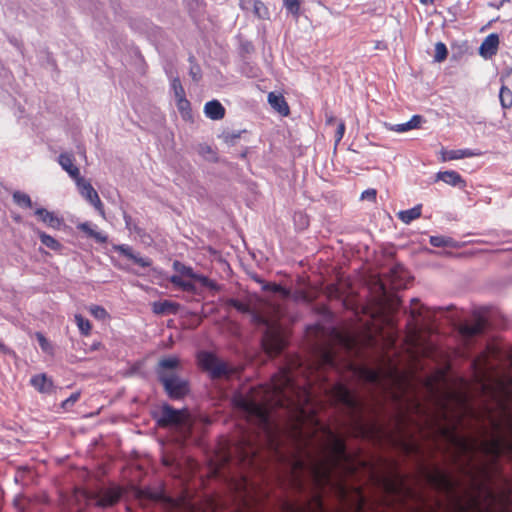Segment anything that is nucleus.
Listing matches in <instances>:
<instances>
[{
    "label": "nucleus",
    "instance_id": "a211bd4d",
    "mask_svg": "<svg viewBox=\"0 0 512 512\" xmlns=\"http://www.w3.org/2000/svg\"><path fill=\"white\" fill-rule=\"evenodd\" d=\"M77 229L85 233L88 237L93 238L97 243H106L108 236L97 230V226L90 222H82L77 225Z\"/></svg>",
    "mask_w": 512,
    "mask_h": 512
},
{
    "label": "nucleus",
    "instance_id": "4d7b16f0",
    "mask_svg": "<svg viewBox=\"0 0 512 512\" xmlns=\"http://www.w3.org/2000/svg\"><path fill=\"white\" fill-rule=\"evenodd\" d=\"M297 218H299L302 228L308 226L309 222H308L307 217L304 214H302V213L295 214V221H297Z\"/></svg>",
    "mask_w": 512,
    "mask_h": 512
},
{
    "label": "nucleus",
    "instance_id": "39448f33",
    "mask_svg": "<svg viewBox=\"0 0 512 512\" xmlns=\"http://www.w3.org/2000/svg\"><path fill=\"white\" fill-rule=\"evenodd\" d=\"M181 362L178 357L162 358L157 366V375L168 396L180 399L189 392L188 382L180 376Z\"/></svg>",
    "mask_w": 512,
    "mask_h": 512
},
{
    "label": "nucleus",
    "instance_id": "13d9d810",
    "mask_svg": "<svg viewBox=\"0 0 512 512\" xmlns=\"http://www.w3.org/2000/svg\"><path fill=\"white\" fill-rule=\"evenodd\" d=\"M344 341L348 348H352V346L354 345V340H352L350 338H346V339H344Z\"/></svg>",
    "mask_w": 512,
    "mask_h": 512
},
{
    "label": "nucleus",
    "instance_id": "338daca9",
    "mask_svg": "<svg viewBox=\"0 0 512 512\" xmlns=\"http://www.w3.org/2000/svg\"><path fill=\"white\" fill-rule=\"evenodd\" d=\"M447 412H448V411H447V408L445 407V408H444V411H443L444 417H447V415H446V414H447Z\"/></svg>",
    "mask_w": 512,
    "mask_h": 512
},
{
    "label": "nucleus",
    "instance_id": "c85d7f7f",
    "mask_svg": "<svg viewBox=\"0 0 512 512\" xmlns=\"http://www.w3.org/2000/svg\"><path fill=\"white\" fill-rule=\"evenodd\" d=\"M484 329V324L482 321H477L476 323L474 324H464L461 326V334L466 337V338H470V337H473L475 335H478L480 333H482Z\"/></svg>",
    "mask_w": 512,
    "mask_h": 512
},
{
    "label": "nucleus",
    "instance_id": "473e14b6",
    "mask_svg": "<svg viewBox=\"0 0 512 512\" xmlns=\"http://www.w3.org/2000/svg\"><path fill=\"white\" fill-rule=\"evenodd\" d=\"M75 322L80 331V333L84 336H88L91 332V324L90 321L84 318L80 314L75 315Z\"/></svg>",
    "mask_w": 512,
    "mask_h": 512
},
{
    "label": "nucleus",
    "instance_id": "680f3d73",
    "mask_svg": "<svg viewBox=\"0 0 512 512\" xmlns=\"http://www.w3.org/2000/svg\"><path fill=\"white\" fill-rule=\"evenodd\" d=\"M423 4H432L434 0H421Z\"/></svg>",
    "mask_w": 512,
    "mask_h": 512
},
{
    "label": "nucleus",
    "instance_id": "0e129e2a",
    "mask_svg": "<svg viewBox=\"0 0 512 512\" xmlns=\"http://www.w3.org/2000/svg\"><path fill=\"white\" fill-rule=\"evenodd\" d=\"M412 304H413V305H418V304H419V301H418L417 299H413V300H412Z\"/></svg>",
    "mask_w": 512,
    "mask_h": 512
},
{
    "label": "nucleus",
    "instance_id": "f257e3e1",
    "mask_svg": "<svg viewBox=\"0 0 512 512\" xmlns=\"http://www.w3.org/2000/svg\"><path fill=\"white\" fill-rule=\"evenodd\" d=\"M500 417L489 415L491 430L482 429L479 435H462L455 424L439 427L450 446L451 459L457 469L470 478L474 486H481L489 478L488 464L481 457L491 461L499 457L512 460V410L508 403L501 402Z\"/></svg>",
    "mask_w": 512,
    "mask_h": 512
},
{
    "label": "nucleus",
    "instance_id": "6e6552de",
    "mask_svg": "<svg viewBox=\"0 0 512 512\" xmlns=\"http://www.w3.org/2000/svg\"><path fill=\"white\" fill-rule=\"evenodd\" d=\"M122 493V489L118 486L101 488L94 493L83 489H76L69 501L77 507L78 511H81L84 506L90 504L105 508L117 503Z\"/></svg>",
    "mask_w": 512,
    "mask_h": 512
},
{
    "label": "nucleus",
    "instance_id": "f8f14e48",
    "mask_svg": "<svg viewBox=\"0 0 512 512\" xmlns=\"http://www.w3.org/2000/svg\"><path fill=\"white\" fill-rule=\"evenodd\" d=\"M76 185L79 189L81 196L85 198L91 205L94 206V208L98 211L102 218H105L103 203L100 200V197L97 191L93 188V186L84 178L78 180L76 182Z\"/></svg>",
    "mask_w": 512,
    "mask_h": 512
},
{
    "label": "nucleus",
    "instance_id": "9b49d317",
    "mask_svg": "<svg viewBox=\"0 0 512 512\" xmlns=\"http://www.w3.org/2000/svg\"><path fill=\"white\" fill-rule=\"evenodd\" d=\"M433 484L440 490L445 491L452 497H456L455 489L460 485L457 479H454L450 473L436 469V471L430 476Z\"/></svg>",
    "mask_w": 512,
    "mask_h": 512
},
{
    "label": "nucleus",
    "instance_id": "e433bc0d",
    "mask_svg": "<svg viewBox=\"0 0 512 512\" xmlns=\"http://www.w3.org/2000/svg\"><path fill=\"white\" fill-rule=\"evenodd\" d=\"M499 98L503 108H510L512 106V92L507 87H501Z\"/></svg>",
    "mask_w": 512,
    "mask_h": 512
},
{
    "label": "nucleus",
    "instance_id": "c03bdc74",
    "mask_svg": "<svg viewBox=\"0 0 512 512\" xmlns=\"http://www.w3.org/2000/svg\"><path fill=\"white\" fill-rule=\"evenodd\" d=\"M176 105L178 110L181 112L183 117H186L190 112V103L186 99V96L176 99Z\"/></svg>",
    "mask_w": 512,
    "mask_h": 512
},
{
    "label": "nucleus",
    "instance_id": "69168bd1",
    "mask_svg": "<svg viewBox=\"0 0 512 512\" xmlns=\"http://www.w3.org/2000/svg\"><path fill=\"white\" fill-rule=\"evenodd\" d=\"M441 310H442V308L438 307V308L433 309V312L435 313L436 311H441Z\"/></svg>",
    "mask_w": 512,
    "mask_h": 512
},
{
    "label": "nucleus",
    "instance_id": "f03ea898",
    "mask_svg": "<svg viewBox=\"0 0 512 512\" xmlns=\"http://www.w3.org/2000/svg\"><path fill=\"white\" fill-rule=\"evenodd\" d=\"M313 402L311 382L297 383L291 368L281 369L270 384L251 388L249 392L238 393L233 398L238 413L255 426L258 434L263 433L270 444L275 440V430L270 420L272 407L288 408L304 416Z\"/></svg>",
    "mask_w": 512,
    "mask_h": 512
},
{
    "label": "nucleus",
    "instance_id": "4c0bfd02",
    "mask_svg": "<svg viewBox=\"0 0 512 512\" xmlns=\"http://www.w3.org/2000/svg\"><path fill=\"white\" fill-rule=\"evenodd\" d=\"M449 396L455 398V401L463 408L464 413L473 414L472 408L468 404L467 396L464 394L451 393Z\"/></svg>",
    "mask_w": 512,
    "mask_h": 512
},
{
    "label": "nucleus",
    "instance_id": "412c9836",
    "mask_svg": "<svg viewBox=\"0 0 512 512\" xmlns=\"http://www.w3.org/2000/svg\"><path fill=\"white\" fill-rule=\"evenodd\" d=\"M123 219L125 221V226L129 230L130 233L136 234L142 243L146 245H150L152 243V239L150 235H148L142 228L137 226L130 215L126 212L123 213Z\"/></svg>",
    "mask_w": 512,
    "mask_h": 512
},
{
    "label": "nucleus",
    "instance_id": "09e8293b",
    "mask_svg": "<svg viewBox=\"0 0 512 512\" xmlns=\"http://www.w3.org/2000/svg\"><path fill=\"white\" fill-rule=\"evenodd\" d=\"M197 281H199L203 286H205L211 290L219 289V286L217 285V283L215 281L210 280L209 278H207L205 276L199 275V277L197 278Z\"/></svg>",
    "mask_w": 512,
    "mask_h": 512
},
{
    "label": "nucleus",
    "instance_id": "ea45409f",
    "mask_svg": "<svg viewBox=\"0 0 512 512\" xmlns=\"http://www.w3.org/2000/svg\"><path fill=\"white\" fill-rule=\"evenodd\" d=\"M430 244L434 247H448L452 244V239L444 236H431Z\"/></svg>",
    "mask_w": 512,
    "mask_h": 512
},
{
    "label": "nucleus",
    "instance_id": "a18cd8bd",
    "mask_svg": "<svg viewBox=\"0 0 512 512\" xmlns=\"http://www.w3.org/2000/svg\"><path fill=\"white\" fill-rule=\"evenodd\" d=\"M136 495L140 499L160 500L162 498L160 492H152L150 490H138Z\"/></svg>",
    "mask_w": 512,
    "mask_h": 512
},
{
    "label": "nucleus",
    "instance_id": "37998d69",
    "mask_svg": "<svg viewBox=\"0 0 512 512\" xmlns=\"http://www.w3.org/2000/svg\"><path fill=\"white\" fill-rule=\"evenodd\" d=\"M89 312L98 320H104L108 317L107 311L99 305H91L89 307Z\"/></svg>",
    "mask_w": 512,
    "mask_h": 512
},
{
    "label": "nucleus",
    "instance_id": "f3484780",
    "mask_svg": "<svg viewBox=\"0 0 512 512\" xmlns=\"http://www.w3.org/2000/svg\"><path fill=\"white\" fill-rule=\"evenodd\" d=\"M472 367L474 369L475 380L482 387L483 390L489 389V385L487 383L489 379V370L488 364L481 363L480 360H474L472 362Z\"/></svg>",
    "mask_w": 512,
    "mask_h": 512
},
{
    "label": "nucleus",
    "instance_id": "2f4dec72",
    "mask_svg": "<svg viewBox=\"0 0 512 512\" xmlns=\"http://www.w3.org/2000/svg\"><path fill=\"white\" fill-rule=\"evenodd\" d=\"M170 282L177 286L182 288L185 291H193L194 285L190 280H185L183 276L180 275H173L170 277Z\"/></svg>",
    "mask_w": 512,
    "mask_h": 512
},
{
    "label": "nucleus",
    "instance_id": "bf43d9fd",
    "mask_svg": "<svg viewBox=\"0 0 512 512\" xmlns=\"http://www.w3.org/2000/svg\"><path fill=\"white\" fill-rule=\"evenodd\" d=\"M251 438L252 440H254L256 443H258V440L256 438H259V435H252V434H248L246 436H243V438Z\"/></svg>",
    "mask_w": 512,
    "mask_h": 512
},
{
    "label": "nucleus",
    "instance_id": "6ab92c4d",
    "mask_svg": "<svg viewBox=\"0 0 512 512\" xmlns=\"http://www.w3.org/2000/svg\"><path fill=\"white\" fill-rule=\"evenodd\" d=\"M35 215L38 218L53 229H60L63 224V220L59 218L55 213L46 210L45 208H37Z\"/></svg>",
    "mask_w": 512,
    "mask_h": 512
},
{
    "label": "nucleus",
    "instance_id": "7ed1b4c3",
    "mask_svg": "<svg viewBox=\"0 0 512 512\" xmlns=\"http://www.w3.org/2000/svg\"><path fill=\"white\" fill-rule=\"evenodd\" d=\"M327 442L320 447L318 455L305 451L304 456L292 461L293 480L301 485V474L307 472L318 485L328 484L335 470H350V459L341 436L327 429Z\"/></svg>",
    "mask_w": 512,
    "mask_h": 512
},
{
    "label": "nucleus",
    "instance_id": "3c124183",
    "mask_svg": "<svg viewBox=\"0 0 512 512\" xmlns=\"http://www.w3.org/2000/svg\"><path fill=\"white\" fill-rule=\"evenodd\" d=\"M376 190L375 189H367L361 194L362 200L375 201L376 200Z\"/></svg>",
    "mask_w": 512,
    "mask_h": 512
},
{
    "label": "nucleus",
    "instance_id": "bb28decb",
    "mask_svg": "<svg viewBox=\"0 0 512 512\" xmlns=\"http://www.w3.org/2000/svg\"><path fill=\"white\" fill-rule=\"evenodd\" d=\"M179 305L177 303L165 300L153 303V312L155 314L176 313Z\"/></svg>",
    "mask_w": 512,
    "mask_h": 512
},
{
    "label": "nucleus",
    "instance_id": "c756f323",
    "mask_svg": "<svg viewBox=\"0 0 512 512\" xmlns=\"http://www.w3.org/2000/svg\"><path fill=\"white\" fill-rule=\"evenodd\" d=\"M38 236L43 245L53 251H60L62 249V244L56 240L54 237L46 234L45 232H38Z\"/></svg>",
    "mask_w": 512,
    "mask_h": 512
},
{
    "label": "nucleus",
    "instance_id": "49530a36",
    "mask_svg": "<svg viewBox=\"0 0 512 512\" xmlns=\"http://www.w3.org/2000/svg\"><path fill=\"white\" fill-rule=\"evenodd\" d=\"M36 338L38 340V343H39L41 349L44 352H46V353H51L52 352L51 344L49 343V341L46 339V337L42 333L37 332L36 333Z\"/></svg>",
    "mask_w": 512,
    "mask_h": 512
},
{
    "label": "nucleus",
    "instance_id": "a878e982",
    "mask_svg": "<svg viewBox=\"0 0 512 512\" xmlns=\"http://www.w3.org/2000/svg\"><path fill=\"white\" fill-rule=\"evenodd\" d=\"M437 179L451 186H464L465 181L456 171H444L437 174Z\"/></svg>",
    "mask_w": 512,
    "mask_h": 512
},
{
    "label": "nucleus",
    "instance_id": "72a5a7b5",
    "mask_svg": "<svg viewBox=\"0 0 512 512\" xmlns=\"http://www.w3.org/2000/svg\"><path fill=\"white\" fill-rule=\"evenodd\" d=\"M13 200L17 205H19L21 207H26V208L32 207V201H31L30 196L21 191H15L13 193Z\"/></svg>",
    "mask_w": 512,
    "mask_h": 512
},
{
    "label": "nucleus",
    "instance_id": "dca6fc26",
    "mask_svg": "<svg viewBox=\"0 0 512 512\" xmlns=\"http://www.w3.org/2000/svg\"><path fill=\"white\" fill-rule=\"evenodd\" d=\"M499 36L495 33L489 34L479 48V54L484 58H491L498 51Z\"/></svg>",
    "mask_w": 512,
    "mask_h": 512
},
{
    "label": "nucleus",
    "instance_id": "1a4fd4ad",
    "mask_svg": "<svg viewBox=\"0 0 512 512\" xmlns=\"http://www.w3.org/2000/svg\"><path fill=\"white\" fill-rule=\"evenodd\" d=\"M198 364L212 379L229 378L237 373V369L223 361L215 354L202 351L197 356Z\"/></svg>",
    "mask_w": 512,
    "mask_h": 512
},
{
    "label": "nucleus",
    "instance_id": "aec40b11",
    "mask_svg": "<svg viewBox=\"0 0 512 512\" xmlns=\"http://www.w3.org/2000/svg\"><path fill=\"white\" fill-rule=\"evenodd\" d=\"M422 121H423L422 116L414 115L408 122L401 123V124L385 123V127L390 131H394L397 133H404V132L410 131L412 129L418 128L420 126V124L422 123Z\"/></svg>",
    "mask_w": 512,
    "mask_h": 512
},
{
    "label": "nucleus",
    "instance_id": "6e6d98bb",
    "mask_svg": "<svg viewBox=\"0 0 512 512\" xmlns=\"http://www.w3.org/2000/svg\"><path fill=\"white\" fill-rule=\"evenodd\" d=\"M419 334H420V332L416 329L414 331V334H413L412 339H411V341L413 342L414 348L417 349V350L420 349V347H419L420 346V344H419L420 335Z\"/></svg>",
    "mask_w": 512,
    "mask_h": 512
},
{
    "label": "nucleus",
    "instance_id": "e2e57ef3",
    "mask_svg": "<svg viewBox=\"0 0 512 512\" xmlns=\"http://www.w3.org/2000/svg\"><path fill=\"white\" fill-rule=\"evenodd\" d=\"M393 344H394V339L392 337H389L388 345H393Z\"/></svg>",
    "mask_w": 512,
    "mask_h": 512
},
{
    "label": "nucleus",
    "instance_id": "5fc2aeb1",
    "mask_svg": "<svg viewBox=\"0 0 512 512\" xmlns=\"http://www.w3.org/2000/svg\"><path fill=\"white\" fill-rule=\"evenodd\" d=\"M254 10H255V13L259 17H263L262 10H266V8H265L264 4L261 1H255V3H254Z\"/></svg>",
    "mask_w": 512,
    "mask_h": 512
},
{
    "label": "nucleus",
    "instance_id": "79ce46f5",
    "mask_svg": "<svg viewBox=\"0 0 512 512\" xmlns=\"http://www.w3.org/2000/svg\"><path fill=\"white\" fill-rule=\"evenodd\" d=\"M321 362L324 366L335 367L336 358L331 350H324L321 354Z\"/></svg>",
    "mask_w": 512,
    "mask_h": 512
},
{
    "label": "nucleus",
    "instance_id": "603ef678",
    "mask_svg": "<svg viewBox=\"0 0 512 512\" xmlns=\"http://www.w3.org/2000/svg\"><path fill=\"white\" fill-rule=\"evenodd\" d=\"M344 133H345V124H344V122H340L337 127L336 134H335L336 143H339L342 140Z\"/></svg>",
    "mask_w": 512,
    "mask_h": 512
},
{
    "label": "nucleus",
    "instance_id": "0eeeda50",
    "mask_svg": "<svg viewBox=\"0 0 512 512\" xmlns=\"http://www.w3.org/2000/svg\"><path fill=\"white\" fill-rule=\"evenodd\" d=\"M330 399L341 405L350 416L351 424L361 433L366 432L363 421L364 404L354 395L351 390L342 383H336L328 390Z\"/></svg>",
    "mask_w": 512,
    "mask_h": 512
},
{
    "label": "nucleus",
    "instance_id": "864d4df0",
    "mask_svg": "<svg viewBox=\"0 0 512 512\" xmlns=\"http://www.w3.org/2000/svg\"><path fill=\"white\" fill-rule=\"evenodd\" d=\"M190 75L194 81H199L201 78L200 68L198 66L191 67Z\"/></svg>",
    "mask_w": 512,
    "mask_h": 512
},
{
    "label": "nucleus",
    "instance_id": "f704fd0d",
    "mask_svg": "<svg viewBox=\"0 0 512 512\" xmlns=\"http://www.w3.org/2000/svg\"><path fill=\"white\" fill-rule=\"evenodd\" d=\"M430 313H431V310L422 305H420L419 308L415 306L411 309V315L414 320H416L418 317H423V320L425 322H430V321H432L430 318Z\"/></svg>",
    "mask_w": 512,
    "mask_h": 512
},
{
    "label": "nucleus",
    "instance_id": "5701e85b",
    "mask_svg": "<svg viewBox=\"0 0 512 512\" xmlns=\"http://www.w3.org/2000/svg\"><path fill=\"white\" fill-rule=\"evenodd\" d=\"M204 113L212 120H220L225 116V108L218 100H211L205 104Z\"/></svg>",
    "mask_w": 512,
    "mask_h": 512
},
{
    "label": "nucleus",
    "instance_id": "a19ab883",
    "mask_svg": "<svg viewBox=\"0 0 512 512\" xmlns=\"http://www.w3.org/2000/svg\"><path fill=\"white\" fill-rule=\"evenodd\" d=\"M447 54H448V51H447L446 45L442 42L436 43L434 60L436 62H442L446 59Z\"/></svg>",
    "mask_w": 512,
    "mask_h": 512
},
{
    "label": "nucleus",
    "instance_id": "4be33fe9",
    "mask_svg": "<svg viewBox=\"0 0 512 512\" xmlns=\"http://www.w3.org/2000/svg\"><path fill=\"white\" fill-rule=\"evenodd\" d=\"M268 103L270 106L282 116H287L290 112L289 106L285 98L281 94L270 92L268 94Z\"/></svg>",
    "mask_w": 512,
    "mask_h": 512
},
{
    "label": "nucleus",
    "instance_id": "9d476101",
    "mask_svg": "<svg viewBox=\"0 0 512 512\" xmlns=\"http://www.w3.org/2000/svg\"><path fill=\"white\" fill-rule=\"evenodd\" d=\"M158 423L161 426H176L183 431H189L191 427L190 415L187 410L174 409L164 405L160 411Z\"/></svg>",
    "mask_w": 512,
    "mask_h": 512
},
{
    "label": "nucleus",
    "instance_id": "393cba45",
    "mask_svg": "<svg viewBox=\"0 0 512 512\" xmlns=\"http://www.w3.org/2000/svg\"><path fill=\"white\" fill-rule=\"evenodd\" d=\"M480 153L474 152L470 149H457V150H443L442 151V160L450 161V160H458L463 158H469L478 156Z\"/></svg>",
    "mask_w": 512,
    "mask_h": 512
},
{
    "label": "nucleus",
    "instance_id": "cd10ccee",
    "mask_svg": "<svg viewBox=\"0 0 512 512\" xmlns=\"http://www.w3.org/2000/svg\"><path fill=\"white\" fill-rule=\"evenodd\" d=\"M398 218L405 224L411 223L413 220L421 216V205H417L411 209L398 212Z\"/></svg>",
    "mask_w": 512,
    "mask_h": 512
},
{
    "label": "nucleus",
    "instance_id": "58836bf2",
    "mask_svg": "<svg viewBox=\"0 0 512 512\" xmlns=\"http://www.w3.org/2000/svg\"><path fill=\"white\" fill-rule=\"evenodd\" d=\"M283 6L293 16L300 13V0H283Z\"/></svg>",
    "mask_w": 512,
    "mask_h": 512
},
{
    "label": "nucleus",
    "instance_id": "b1692460",
    "mask_svg": "<svg viewBox=\"0 0 512 512\" xmlns=\"http://www.w3.org/2000/svg\"><path fill=\"white\" fill-rule=\"evenodd\" d=\"M31 385L41 393H50L53 389V382L45 374H38L31 378Z\"/></svg>",
    "mask_w": 512,
    "mask_h": 512
},
{
    "label": "nucleus",
    "instance_id": "052dcab7",
    "mask_svg": "<svg viewBox=\"0 0 512 512\" xmlns=\"http://www.w3.org/2000/svg\"><path fill=\"white\" fill-rule=\"evenodd\" d=\"M456 505L458 506V508L460 510H465V508L463 507V505L460 503V501L456 500ZM463 512H466V511H463Z\"/></svg>",
    "mask_w": 512,
    "mask_h": 512
},
{
    "label": "nucleus",
    "instance_id": "ddd939ff",
    "mask_svg": "<svg viewBox=\"0 0 512 512\" xmlns=\"http://www.w3.org/2000/svg\"><path fill=\"white\" fill-rule=\"evenodd\" d=\"M261 445L262 444L256 443L250 437L242 438L239 441V446L237 449L239 450V454L242 460L252 464Z\"/></svg>",
    "mask_w": 512,
    "mask_h": 512
},
{
    "label": "nucleus",
    "instance_id": "20e7f679",
    "mask_svg": "<svg viewBox=\"0 0 512 512\" xmlns=\"http://www.w3.org/2000/svg\"><path fill=\"white\" fill-rule=\"evenodd\" d=\"M229 305L241 313L250 314L252 321L255 324L264 325L266 327V331L262 339V345L269 355H277L284 349L285 340L278 324V320L280 318V310L278 308H273L274 315L269 316L252 310L248 304L237 299H230Z\"/></svg>",
    "mask_w": 512,
    "mask_h": 512
},
{
    "label": "nucleus",
    "instance_id": "de8ad7c7",
    "mask_svg": "<svg viewBox=\"0 0 512 512\" xmlns=\"http://www.w3.org/2000/svg\"><path fill=\"white\" fill-rule=\"evenodd\" d=\"M171 85L174 90V95H175L176 99L185 96V91H184V88L182 87V84H181L179 78H174L172 80Z\"/></svg>",
    "mask_w": 512,
    "mask_h": 512
},
{
    "label": "nucleus",
    "instance_id": "2eb2a0df",
    "mask_svg": "<svg viewBox=\"0 0 512 512\" xmlns=\"http://www.w3.org/2000/svg\"><path fill=\"white\" fill-rule=\"evenodd\" d=\"M74 156L71 153H61L58 157V163L63 170H65L69 176L77 182L82 177L80 176L79 168L74 165Z\"/></svg>",
    "mask_w": 512,
    "mask_h": 512
},
{
    "label": "nucleus",
    "instance_id": "8fccbe9b",
    "mask_svg": "<svg viewBox=\"0 0 512 512\" xmlns=\"http://www.w3.org/2000/svg\"><path fill=\"white\" fill-rule=\"evenodd\" d=\"M80 398V393L76 392L71 394L66 400L62 402V407L65 409H68L74 405L75 402H77Z\"/></svg>",
    "mask_w": 512,
    "mask_h": 512
},
{
    "label": "nucleus",
    "instance_id": "774afa93",
    "mask_svg": "<svg viewBox=\"0 0 512 512\" xmlns=\"http://www.w3.org/2000/svg\"><path fill=\"white\" fill-rule=\"evenodd\" d=\"M512 0H502V3H508V2H511Z\"/></svg>",
    "mask_w": 512,
    "mask_h": 512
},
{
    "label": "nucleus",
    "instance_id": "7c9ffc66",
    "mask_svg": "<svg viewBox=\"0 0 512 512\" xmlns=\"http://www.w3.org/2000/svg\"><path fill=\"white\" fill-rule=\"evenodd\" d=\"M173 268L176 272H178L180 276L187 277L189 279L197 280L199 277L198 274L194 273L193 269L191 267H188L184 264H182L179 261H175L173 263Z\"/></svg>",
    "mask_w": 512,
    "mask_h": 512
},
{
    "label": "nucleus",
    "instance_id": "4468645a",
    "mask_svg": "<svg viewBox=\"0 0 512 512\" xmlns=\"http://www.w3.org/2000/svg\"><path fill=\"white\" fill-rule=\"evenodd\" d=\"M113 249L126 258L132 260L135 264L139 265L140 267L146 268L150 267L152 264L151 259L148 257H142L139 253H135L132 247L126 244H120L113 246Z\"/></svg>",
    "mask_w": 512,
    "mask_h": 512
},
{
    "label": "nucleus",
    "instance_id": "c9c22d12",
    "mask_svg": "<svg viewBox=\"0 0 512 512\" xmlns=\"http://www.w3.org/2000/svg\"><path fill=\"white\" fill-rule=\"evenodd\" d=\"M262 288L265 291L279 293L283 298H288L290 295L289 290L276 283H265Z\"/></svg>",
    "mask_w": 512,
    "mask_h": 512
},
{
    "label": "nucleus",
    "instance_id": "423d86ee",
    "mask_svg": "<svg viewBox=\"0 0 512 512\" xmlns=\"http://www.w3.org/2000/svg\"><path fill=\"white\" fill-rule=\"evenodd\" d=\"M381 361L378 368L354 364H350V368L359 380L386 390L388 385L400 382L401 376L391 359L383 358Z\"/></svg>",
    "mask_w": 512,
    "mask_h": 512
}]
</instances>
